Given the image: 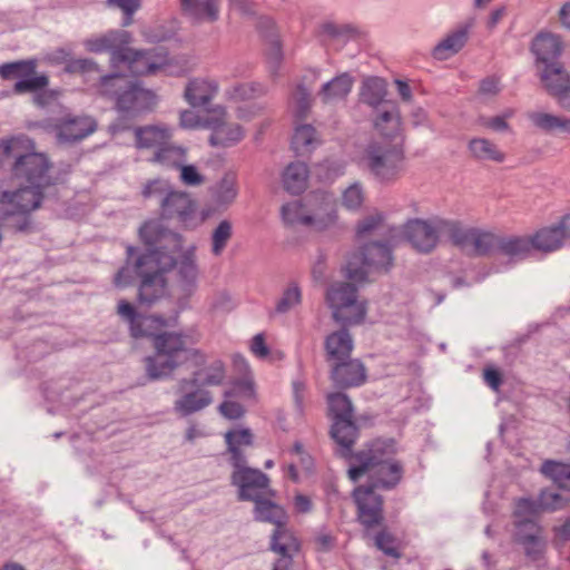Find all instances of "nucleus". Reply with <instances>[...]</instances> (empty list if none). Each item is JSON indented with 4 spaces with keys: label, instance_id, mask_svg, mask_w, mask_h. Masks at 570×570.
Returning <instances> with one entry per match:
<instances>
[{
    "label": "nucleus",
    "instance_id": "a18cd8bd",
    "mask_svg": "<svg viewBox=\"0 0 570 570\" xmlns=\"http://www.w3.org/2000/svg\"><path fill=\"white\" fill-rule=\"evenodd\" d=\"M185 159L186 149L181 146L175 145L169 139L166 144H164V146H160L156 151H154L153 156L149 158V161L164 167L178 168L181 166V163H185Z\"/></svg>",
    "mask_w": 570,
    "mask_h": 570
},
{
    "label": "nucleus",
    "instance_id": "49530a36",
    "mask_svg": "<svg viewBox=\"0 0 570 570\" xmlns=\"http://www.w3.org/2000/svg\"><path fill=\"white\" fill-rule=\"evenodd\" d=\"M271 549L276 554L296 553L299 550V541L287 524H282L275 528L272 534Z\"/></svg>",
    "mask_w": 570,
    "mask_h": 570
},
{
    "label": "nucleus",
    "instance_id": "b1692460",
    "mask_svg": "<svg viewBox=\"0 0 570 570\" xmlns=\"http://www.w3.org/2000/svg\"><path fill=\"white\" fill-rule=\"evenodd\" d=\"M16 190L4 189L0 184V204L6 208L0 213V222L12 232H27L31 226L30 214L33 210L20 209L14 198Z\"/></svg>",
    "mask_w": 570,
    "mask_h": 570
},
{
    "label": "nucleus",
    "instance_id": "ddd939ff",
    "mask_svg": "<svg viewBox=\"0 0 570 570\" xmlns=\"http://www.w3.org/2000/svg\"><path fill=\"white\" fill-rule=\"evenodd\" d=\"M210 119L207 121V129L212 131L209 144L213 147H230L238 144L245 136L243 127L238 124L227 122V109L216 104L208 109Z\"/></svg>",
    "mask_w": 570,
    "mask_h": 570
},
{
    "label": "nucleus",
    "instance_id": "2f4dec72",
    "mask_svg": "<svg viewBox=\"0 0 570 570\" xmlns=\"http://www.w3.org/2000/svg\"><path fill=\"white\" fill-rule=\"evenodd\" d=\"M332 380L340 387L358 386L366 380L365 367L357 360L338 362L332 370Z\"/></svg>",
    "mask_w": 570,
    "mask_h": 570
},
{
    "label": "nucleus",
    "instance_id": "412c9836",
    "mask_svg": "<svg viewBox=\"0 0 570 570\" xmlns=\"http://www.w3.org/2000/svg\"><path fill=\"white\" fill-rule=\"evenodd\" d=\"M156 104L153 91L141 88L138 82L130 80L121 95L117 96L116 107L121 114L136 116L150 110Z\"/></svg>",
    "mask_w": 570,
    "mask_h": 570
},
{
    "label": "nucleus",
    "instance_id": "473e14b6",
    "mask_svg": "<svg viewBox=\"0 0 570 570\" xmlns=\"http://www.w3.org/2000/svg\"><path fill=\"white\" fill-rule=\"evenodd\" d=\"M533 250L551 253L560 249L566 240L560 222L539 228L530 236Z\"/></svg>",
    "mask_w": 570,
    "mask_h": 570
},
{
    "label": "nucleus",
    "instance_id": "e2e57ef3",
    "mask_svg": "<svg viewBox=\"0 0 570 570\" xmlns=\"http://www.w3.org/2000/svg\"><path fill=\"white\" fill-rule=\"evenodd\" d=\"M171 186L168 180L165 179H153L149 180L142 189V196L145 198L161 197V199L171 191Z\"/></svg>",
    "mask_w": 570,
    "mask_h": 570
},
{
    "label": "nucleus",
    "instance_id": "c03bdc74",
    "mask_svg": "<svg viewBox=\"0 0 570 570\" xmlns=\"http://www.w3.org/2000/svg\"><path fill=\"white\" fill-rule=\"evenodd\" d=\"M254 513L257 521L272 523L275 528L288 522V515L285 510L265 498L255 502Z\"/></svg>",
    "mask_w": 570,
    "mask_h": 570
},
{
    "label": "nucleus",
    "instance_id": "aec40b11",
    "mask_svg": "<svg viewBox=\"0 0 570 570\" xmlns=\"http://www.w3.org/2000/svg\"><path fill=\"white\" fill-rule=\"evenodd\" d=\"M165 63V57L154 51L136 50L126 45L119 59V68L128 70L134 76L155 73Z\"/></svg>",
    "mask_w": 570,
    "mask_h": 570
},
{
    "label": "nucleus",
    "instance_id": "a878e982",
    "mask_svg": "<svg viewBox=\"0 0 570 570\" xmlns=\"http://www.w3.org/2000/svg\"><path fill=\"white\" fill-rule=\"evenodd\" d=\"M399 227L385 224L383 214H372L357 224L356 243L372 242L371 239L376 236H382L390 243H399Z\"/></svg>",
    "mask_w": 570,
    "mask_h": 570
},
{
    "label": "nucleus",
    "instance_id": "052dcab7",
    "mask_svg": "<svg viewBox=\"0 0 570 570\" xmlns=\"http://www.w3.org/2000/svg\"><path fill=\"white\" fill-rule=\"evenodd\" d=\"M311 107V95L309 91L298 86L292 98V108L297 118L305 117Z\"/></svg>",
    "mask_w": 570,
    "mask_h": 570
},
{
    "label": "nucleus",
    "instance_id": "f03ea898",
    "mask_svg": "<svg viewBox=\"0 0 570 570\" xmlns=\"http://www.w3.org/2000/svg\"><path fill=\"white\" fill-rule=\"evenodd\" d=\"M196 246L190 245L180 250L161 253L159 250L147 255H139L131 265L130 259L135 248H127L128 259L126 265L116 274L115 284L126 286L130 284L134 276L140 277L139 302L151 304L165 293L166 281L164 273L177 266L178 275L186 285H194L198 277L196 264Z\"/></svg>",
    "mask_w": 570,
    "mask_h": 570
},
{
    "label": "nucleus",
    "instance_id": "37998d69",
    "mask_svg": "<svg viewBox=\"0 0 570 570\" xmlns=\"http://www.w3.org/2000/svg\"><path fill=\"white\" fill-rule=\"evenodd\" d=\"M321 144L320 136L311 125H299L295 127L292 147L299 156L311 154Z\"/></svg>",
    "mask_w": 570,
    "mask_h": 570
},
{
    "label": "nucleus",
    "instance_id": "9b49d317",
    "mask_svg": "<svg viewBox=\"0 0 570 570\" xmlns=\"http://www.w3.org/2000/svg\"><path fill=\"white\" fill-rule=\"evenodd\" d=\"M232 483L238 488L239 500L254 501L265 497H273L269 488V479L257 469H252L242 462L239 466H233Z\"/></svg>",
    "mask_w": 570,
    "mask_h": 570
},
{
    "label": "nucleus",
    "instance_id": "1a4fd4ad",
    "mask_svg": "<svg viewBox=\"0 0 570 570\" xmlns=\"http://www.w3.org/2000/svg\"><path fill=\"white\" fill-rule=\"evenodd\" d=\"M452 243L461 250L473 256H485L498 252L500 234L474 227H465L455 220Z\"/></svg>",
    "mask_w": 570,
    "mask_h": 570
},
{
    "label": "nucleus",
    "instance_id": "4468645a",
    "mask_svg": "<svg viewBox=\"0 0 570 570\" xmlns=\"http://www.w3.org/2000/svg\"><path fill=\"white\" fill-rule=\"evenodd\" d=\"M132 42L131 33L126 30H109L106 33L91 36L83 40L82 45L88 52L110 53V67L119 68V59L126 47Z\"/></svg>",
    "mask_w": 570,
    "mask_h": 570
},
{
    "label": "nucleus",
    "instance_id": "f257e3e1",
    "mask_svg": "<svg viewBox=\"0 0 570 570\" xmlns=\"http://www.w3.org/2000/svg\"><path fill=\"white\" fill-rule=\"evenodd\" d=\"M118 315L129 324L132 337L153 336L155 355L145 358L146 372L150 380H159L170 375L178 366L190 362L199 367L188 379L197 387L206 389L223 384L226 370L222 361L214 360L205 364V356L196 348L186 345L184 336L176 333L154 334L153 328L163 327L166 322L157 316H142L127 301H119Z\"/></svg>",
    "mask_w": 570,
    "mask_h": 570
},
{
    "label": "nucleus",
    "instance_id": "e433bc0d",
    "mask_svg": "<svg viewBox=\"0 0 570 570\" xmlns=\"http://www.w3.org/2000/svg\"><path fill=\"white\" fill-rule=\"evenodd\" d=\"M213 202L219 206L229 207L238 196L237 177L233 173L225 174L212 188Z\"/></svg>",
    "mask_w": 570,
    "mask_h": 570
},
{
    "label": "nucleus",
    "instance_id": "6e6552de",
    "mask_svg": "<svg viewBox=\"0 0 570 570\" xmlns=\"http://www.w3.org/2000/svg\"><path fill=\"white\" fill-rule=\"evenodd\" d=\"M326 301L333 317L344 325L361 323L366 314L365 303L358 301L356 288L348 283H334L327 289Z\"/></svg>",
    "mask_w": 570,
    "mask_h": 570
},
{
    "label": "nucleus",
    "instance_id": "338daca9",
    "mask_svg": "<svg viewBox=\"0 0 570 570\" xmlns=\"http://www.w3.org/2000/svg\"><path fill=\"white\" fill-rule=\"evenodd\" d=\"M313 544L318 552H328L336 544V538L328 531L322 529L313 538Z\"/></svg>",
    "mask_w": 570,
    "mask_h": 570
},
{
    "label": "nucleus",
    "instance_id": "f3484780",
    "mask_svg": "<svg viewBox=\"0 0 570 570\" xmlns=\"http://www.w3.org/2000/svg\"><path fill=\"white\" fill-rule=\"evenodd\" d=\"M220 91L218 79L212 76H198L190 78L184 89V99L193 108L208 111L213 101Z\"/></svg>",
    "mask_w": 570,
    "mask_h": 570
},
{
    "label": "nucleus",
    "instance_id": "3c124183",
    "mask_svg": "<svg viewBox=\"0 0 570 570\" xmlns=\"http://www.w3.org/2000/svg\"><path fill=\"white\" fill-rule=\"evenodd\" d=\"M129 81L128 77L118 72L104 76L99 82V92L115 99L117 102V96L121 95L122 90L128 87Z\"/></svg>",
    "mask_w": 570,
    "mask_h": 570
},
{
    "label": "nucleus",
    "instance_id": "69168bd1",
    "mask_svg": "<svg viewBox=\"0 0 570 570\" xmlns=\"http://www.w3.org/2000/svg\"><path fill=\"white\" fill-rule=\"evenodd\" d=\"M375 546L385 554L400 558V553L395 547V538L387 531L382 530L375 535Z\"/></svg>",
    "mask_w": 570,
    "mask_h": 570
},
{
    "label": "nucleus",
    "instance_id": "dca6fc26",
    "mask_svg": "<svg viewBox=\"0 0 570 570\" xmlns=\"http://www.w3.org/2000/svg\"><path fill=\"white\" fill-rule=\"evenodd\" d=\"M357 507V519L366 529L380 525L383 521V499L372 487L360 485L353 491Z\"/></svg>",
    "mask_w": 570,
    "mask_h": 570
},
{
    "label": "nucleus",
    "instance_id": "7c9ffc66",
    "mask_svg": "<svg viewBox=\"0 0 570 570\" xmlns=\"http://www.w3.org/2000/svg\"><path fill=\"white\" fill-rule=\"evenodd\" d=\"M134 134L137 148L154 151L171 139V129L165 125L139 126L134 129Z\"/></svg>",
    "mask_w": 570,
    "mask_h": 570
},
{
    "label": "nucleus",
    "instance_id": "20e7f679",
    "mask_svg": "<svg viewBox=\"0 0 570 570\" xmlns=\"http://www.w3.org/2000/svg\"><path fill=\"white\" fill-rule=\"evenodd\" d=\"M392 452L384 450L383 444L374 443L366 451L354 456V463L348 469V476L356 482L367 476L372 489H393L402 479L403 468L391 456Z\"/></svg>",
    "mask_w": 570,
    "mask_h": 570
},
{
    "label": "nucleus",
    "instance_id": "774afa93",
    "mask_svg": "<svg viewBox=\"0 0 570 570\" xmlns=\"http://www.w3.org/2000/svg\"><path fill=\"white\" fill-rule=\"evenodd\" d=\"M331 434L336 443L341 446V454L344 456L348 455L357 436L356 425L354 424V433L351 438H348L347 431L345 429H342L340 436H336L334 432V424L332 425Z\"/></svg>",
    "mask_w": 570,
    "mask_h": 570
},
{
    "label": "nucleus",
    "instance_id": "bb28decb",
    "mask_svg": "<svg viewBox=\"0 0 570 570\" xmlns=\"http://www.w3.org/2000/svg\"><path fill=\"white\" fill-rule=\"evenodd\" d=\"M181 14L193 24L214 23L220 17L219 0H179Z\"/></svg>",
    "mask_w": 570,
    "mask_h": 570
},
{
    "label": "nucleus",
    "instance_id": "c9c22d12",
    "mask_svg": "<svg viewBox=\"0 0 570 570\" xmlns=\"http://www.w3.org/2000/svg\"><path fill=\"white\" fill-rule=\"evenodd\" d=\"M353 83L352 76L347 72L341 73L322 86L318 97L324 104L344 100L351 92Z\"/></svg>",
    "mask_w": 570,
    "mask_h": 570
},
{
    "label": "nucleus",
    "instance_id": "0e129e2a",
    "mask_svg": "<svg viewBox=\"0 0 570 570\" xmlns=\"http://www.w3.org/2000/svg\"><path fill=\"white\" fill-rule=\"evenodd\" d=\"M180 169V180L186 186H200L205 183V176L200 174L194 165H185L181 163V166L178 167Z\"/></svg>",
    "mask_w": 570,
    "mask_h": 570
},
{
    "label": "nucleus",
    "instance_id": "bf43d9fd",
    "mask_svg": "<svg viewBox=\"0 0 570 570\" xmlns=\"http://www.w3.org/2000/svg\"><path fill=\"white\" fill-rule=\"evenodd\" d=\"M537 501L541 511H554L566 507L568 499L556 491L544 490L540 493Z\"/></svg>",
    "mask_w": 570,
    "mask_h": 570
},
{
    "label": "nucleus",
    "instance_id": "393cba45",
    "mask_svg": "<svg viewBox=\"0 0 570 570\" xmlns=\"http://www.w3.org/2000/svg\"><path fill=\"white\" fill-rule=\"evenodd\" d=\"M474 19L460 24L445 35L432 49L431 56L438 61H445L459 53L468 42Z\"/></svg>",
    "mask_w": 570,
    "mask_h": 570
},
{
    "label": "nucleus",
    "instance_id": "39448f33",
    "mask_svg": "<svg viewBox=\"0 0 570 570\" xmlns=\"http://www.w3.org/2000/svg\"><path fill=\"white\" fill-rule=\"evenodd\" d=\"M399 243L389 239L357 244L346 262L345 275L354 283H363L372 271H387L393 263L392 247Z\"/></svg>",
    "mask_w": 570,
    "mask_h": 570
},
{
    "label": "nucleus",
    "instance_id": "72a5a7b5",
    "mask_svg": "<svg viewBox=\"0 0 570 570\" xmlns=\"http://www.w3.org/2000/svg\"><path fill=\"white\" fill-rule=\"evenodd\" d=\"M532 51L543 67L556 62L554 59L562 52L561 39L553 33H540L532 42Z\"/></svg>",
    "mask_w": 570,
    "mask_h": 570
},
{
    "label": "nucleus",
    "instance_id": "4d7b16f0",
    "mask_svg": "<svg viewBox=\"0 0 570 570\" xmlns=\"http://www.w3.org/2000/svg\"><path fill=\"white\" fill-rule=\"evenodd\" d=\"M106 4L120 10L124 14L122 26L128 27L132 23V17L140 8L141 0H106Z\"/></svg>",
    "mask_w": 570,
    "mask_h": 570
},
{
    "label": "nucleus",
    "instance_id": "2eb2a0df",
    "mask_svg": "<svg viewBox=\"0 0 570 570\" xmlns=\"http://www.w3.org/2000/svg\"><path fill=\"white\" fill-rule=\"evenodd\" d=\"M514 542L521 547L529 561L540 563L544 560L548 543L543 537L542 528L534 521H524L517 524Z\"/></svg>",
    "mask_w": 570,
    "mask_h": 570
},
{
    "label": "nucleus",
    "instance_id": "de8ad7c7",
    "mask_svg": "<svg viewBox=\"0 0 570 570\" xmlns=\"http://www.w3.org/2000/svg\"><path fill=\"white\" fill-rule=\"evenodd\" d=\"M386 96L385 81L377 77H371L363 81L360 98L361 101L376 108L379 107Z\"/></svg>",
    "mask_w": 570,
    "mask_h": 570
},
{
    "label": "nucleus",
    "instance_id": "79ce46f5",
    "mask_svg": "<svg viewBox=\"0 0 570 570\" xmlns=\"http://www.w3.org/2000/svg\"><path fill=\"white\" fill-rule=\"evenodd\" d=\"M308 168L304 163H291L283 173L284 188L291 194H301L307 187Z\"/></svg>",
    "mask_w": 570,
    "mask_h": 570
},
{
    "label": "nucleus",
    "instance_id": "cd10ccee",
    "mask_svg": "<svg viewBox=\"0 0 570 570\" xmlns=\"http://www.w3.org/2000/svg\"><path fill=\"white\" fill-rule=\"evenodd\" d=\"M161 214L167 218H177L186 224L195 212V204L185 191L171 189L160 202Z\"/></svg>",
    "mask_w": 570,
    "mask_h": 570
},
{
    "label": "nucleus",
    "instance_id": "7ed1b4c3",
    "mask_svg": "<svg viewBox=\"0 0 570 570\" xmlns=\"http://www.w3.org/2000/svg\"><path fill=\"white\" fill-rule=\"evenodd\" d=\"M0 149L7 159H11L10 171L21 186L14 198L20 209L40 208L45 189L52 185L51 161L45 153L37 150L36 142L27 136H13L0 140Z\"/></svg>",
    "mask_w": 570,
    "mask_h": 570
},
{
    "label": "nucleus",
    "instance_id": "c756f323",
    "mask_svg": "<svg viewBox=\"0 0 570 570\" xmlns=\"http://www.w3.org/2000/svg\"><path fill=\"white\" fill-rule=\"evenodd\" d=\"M374 127L380 135V138L376 139L377 141L397 142L403 146L401 119L396 107H391L380 112L374 121Z\"/></svg>",
    "mask_w": 570,
    "mask_h": 570
},
{
    "label": "nucleus",
    "instance_id": "6e6d98bb",
    "mask_svg": "<svg viewBox=\"0 0 570 570\" xmlns=\"http://www.w3.org/2000/svg\"><path fill=\"white\" fill-rule=\"evenodd\" d=\"M364 202V190L360 183H353L342 193V204L348 210L361 208Z\"/></svg>",
    "mask_w": 570,
    "mask_h": 570
},
{
    "label": "nucleus",
    "instance_id": "9d476101",
    "mask_svg": "<svg viewBox=\"0 0 570 570\" xmlns=\"http://www.w3.org/2000/svg\"><path fill=\"white\" fill-rule=\"evenodd\" d=\"M38 60L36 58L6 62L0 66V78L19 80L13 86L16 94L37 91L49 85V78L45 73H37Z\"/></svg>",
    "mask_w": 570,
    "mask_h": 570
},
{
    "label": "nucleus",
    "instance_id": "5fc2aeb1",
    "mask_svg": "<svg viewBox=\"0 0 570 570\" xmlns=\"http://www.w3.org/2000/svg\"><path fill=\"white\" fill-rule=\"evenodd\" d=\"M302 302V291L295 283H291L283 292L276 304V312L284 314L298 306Z\"/></svg>",
    "mask_w": 570,
    "mask_h": 570
},
{
    "label": "nucleus",
    "instance_id": "09e8293b",
    "mask_svg": "<svg viewBox=\"0 0 570 570\" xmlns=\"http://www.w3.org/2000/svg\"><path fill=\"white\" fill-rule=\"evenodd\" d=\"M266 88L258 82H235L225 89V98L230 101H245L265 95Z\"/></svg>",
    "mask_w": 570,
    "mask_h": 570
},
{
    "label": "nucleus",
    "instance_id": "58836bf2",
    "mask_svg": "<svg viewBox=\"0 0 570 570\" xmlns=\"http://www.w3.org/2000/svg\"><path fill=\"white\" fill-rule=\"evenodd\" d=\"M225 440L232 465L239 466L242 462H246L243 448L250 446L253 443L250 431L248 429L228 431L225 434Z\"/></svg>",
    "mask_w": 570,
    "mask_h": 570
},
{
    "label": "nucleus",
    "instance_id": "ea45409f",
    "mask_svg": "<svg viewBox=\"0 0 570 570\" xmlns=\"http://www.w3.org/2000/svg\"><path fill=\"white\" fill-rule=\"evenodd\" d=\"M531 124L547 132L570 134V117L557 116L543 111H532L528 115Z\"/></svg>",
    "mask_w": 570,
    "mask_h": 570
},
{
    "label": "nucleus",
    "instance_id": "0eeeda50",
    "mask_svg": "<svg viewBox=\"0 0 570 570\" xmlns=\"http://www.w3.org/2000/svg\"><path fill=\"white\" fill-rule=\"evenodd\" d=\"M403 146L397 142L371 141L364 150L363 164L371 175L382 184L399 179L404 169Z\"/></svg>",
    "mask_w": 570,
    "mask_h": 570
},
{
    "label": "nucleus",
    "instance_id": "423d86ee",
    "mask_svg": "<svg viewBox=\"0 0 570 570\" xmlns=\"http://www.w3.org/2000/svg\"><path fill=\"white\" fill-rule=\"evenodd\" d=\"M399 228V240L404 238L415 250L428 254L436 248L442 237L452 242L455 220L439 216L413 218Z\"/></svg>",
    "mask_w": 570,
    "mask_h": 570
},
{
    "label": "nucleus",
    "instance_id": "f704fd0d",
    "mask_svg": "<svg viewBox=\"0 0 570 570\" xmlns=\"http://www.w3.org/2000/svg\"><path fill=\"white\" fill-rule=\"evenodd\" d=\"M468 151L476 161H491L501 164L505 160V154L492 140L484 137H474L468 141Z\"/></svg>",
    "mask_w": 570,
    "mask_h": 570
},
{
    "label": "nucleus",
    "instance_id": "864d4df0",
    "mask_svg": "<svg viewBox=\"0 0 570 570\" xmlns=\"http://www.w3.org/2000/svg\"><path fill=\"white\" fill-rule=\"evenodd\" d=\"M233 236V224L228 219H223L212 233V253L220 256Z\"/></svg>",
    "mask_w": 570,
    "mask_h": 570
},
{
    "label": "nucleus",
    "instance_id": "c85d7f7f",
    "mask_svg": "<svg viewBox=\"0 0 570 570\" xmlns=\"http://www.w3.org/2000/svg\"><path fill=\"white\" fill-rule=\"evenodd\" d=\"M328 409L334 417V432L340 436L342 429L347 431L348 438L354 433V423L352 421V403L343 393H332L327 396Z\"/></svg>",
    "mask_w": 570,
    "mask_h": 570
},
{
    "label": "nucleus",
    "instance_id": "4c0bfd02",
    "mask_svg": "<svg viewBox=\"0 0 570 570\" xmlns=\"http://www.w3.org/2000/svg\"><path fill=\"white\" fill-rule=\"evenodd\" d=\"M530 236L500 235L498 253L511 259H523L532 253Z\"/></svg>",
    "mask_w": 570,
    "mask_h": 570
},
{
    "label": "nucleus",
    "instance_id": "6ab92c4d",
    "mask_svg": "<svg viewBox=\"0 0 570 570\" xmlns=\"http://www.w3.org/2000/svg\"><path fill=\"white\" fill-rule=\"evenodd\" d=\"M139 235L146 245L156 246L148 249L144 255L156 250L167 253L181 249V236L165 228L159 220L146 222L139 228Z\"/></svg>",
    "mask_w": 570,
    "mask_h": 570
},
{
    "label": "nucleus",
    "instance_id": "13d9d810",
    "mask_svg": "<svg viewBox=\"0 0 570 570\" xmlns=\"http://www.w3.org/2000/svg\"><path fill=\"white\" fill-rule=\"evenodd\" d=\"M210 119V112L206 111L204 116L199 115L195 110L185 109L179 115V125L185 129H197L206 128L207 121Z\"/></svg>",
    "mask_w": 570,
    "mask_h": 570
},
{
    "label": "nucleus",
    "instance_id": "603ef678",
    "mask_svg": "<svg viewBox=\"0 0 570 570\" xmlns=\"http://www.w3.org/2000/svg\"><path fill=\"white\" fill-rule=\"evenodd\" d=\"M283 222L289 226L303 225L307 226V206L306 198L304 202L294 200L282 206L281 209Z\"/></svg>",
    "mask_w": 570,
    "mask_h": 570
},
{
    "label": "nucleus",
    "instance_id": "8fccbe9b",
    "mask_svg": "<svg viewBox=\"0 0 570 570\" xmlns=\"http://www.w3.org/2000/svg\"><path fill=\"white\" fill-rule=\"evenodd\" d=\"M540 471L559 488L570 491V464L558 461H546Z\"/></svg>",
    "mask_w": 570,
    "mask_h": 570
},
{
    "label": "nucleus",
    "instance_id": "680f3d73",
    "mask_svg": "<svg viewBox=\"0 0 570 570\" xmlns=\"http://www.w3.org/2000/svg\"><path fill=\"white\" fill-rule=\"evenodd\" d=\"M541 509L538 507V501L531 499H520L515 504L514 515L517 518L515 525L519 522L532 521L530 517L539 513Z\"/></svg>",
    "mask_w": 570,
    "mask_h": 570
},
{
    "label": "nucleus",
    "instance_id": "a19ab883",
    "mask_svg": "<svg viewBox=\"0 0 570 570\" xmlns=\"http://www.w3.org/2000/svg\"><path fill=\"white\" fill-rule=\"evenodd\" d=\"M325 348L331 360L337 362L345 361L350 357L353 350V341L346 330H341L332 333L326 337Z\"/></svg>",
    "mask_w": 570,
    "mask_h": 570
},
{
    "label": "nucleus",
    "instance_id": "5701e85b",
    "mask_svg": "<svg viewBox=\"0 0 570 570\" xmlns=\"http://www.w3.org/2000/svg\"><path fill=\"white\" fill-rule=\"evenodd\" d=\"M57 138L61 142H73L81 140L97 129L94 118L88 116L67 115L53 124Z\"/></svg>",
    "mask_w": 570,
    "mask_h": 570
},
{
    "label": "nucleus",
    "instance_id": "a211bd4d",
    "mask_svg": "<svg viewBox=\"0 0 570 570\" xmlns=\"http://www.w3.org/2000/svg\"><path fill=\"white\" fill-rule=\"evenodd\" d=\"M177 393L179 397L174 403V410L180 416L202 411L213 402V395L208 390L197 387L187 379L179 381Z\"/></svg>",
    "mask_w": 570,
    "mask_h": 570
},
{
    "label": "nucleus",
    "instance_id": "4be33fe9",
    "mask_svg": "<svg viewBox=\"0 0 570 570\" xmlns=\"http://www.w3.org/2000/svg\"><path fill=\"white\" fill-rule=\"evenodd\" d=\"M541 81L559 105L570 111V75L559 62L544 66L540 71Z\"/></svg>",
    "mask_w": 570,
    "mask_h": 570
},
{
    "label": "nucleus",
    "instance_id": "f8f14e48",
    "mask_svg": "<svg viewBox=\"0 0 570 570\" xmlns=\"http://www.w3.org/2000/svg\"><path fill=\"white\" fill-rule=\"evenodd\" d=\"M307 227L315 230H326L337 224V205L333 194L318 190L306 197Z\"/></svg>",
    "mask_w": 570,
    "mask_h": 570
}]
</instances>
